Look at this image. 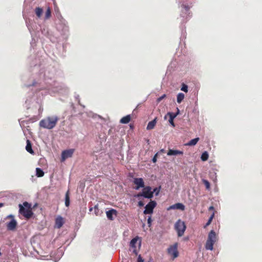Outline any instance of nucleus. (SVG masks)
Wrapping results in <instances>:
<instances>
[{"label":"nucleus","mask_w":262,"mask_h":262,"mask_svg":"<svg viewBox=\"0 0 262 262\" xmlns=\"http://www.w3.org/2000/svg\"><path fill=\"white\" fill-rule=\"evenodd\" d=\"M139 237L137 236L131 240L130 242V248H137L136 245L137 244V242L139 240Z\"/></svg>","instance_id":"nucleus-18"},{"label":"nucleus","mask_w":262,"mask_h":262,"mask_svg":"<svg viewBox=\"0 0 262 262\" xmlns=\"http://www.w3.org/2000/svg\"><path fill=\"white\" fill-rule=\"evenodd\" d=\"M132 251L136 255H138V250L137 249V248H132Z\"/></svg>","instance_id":"nucleus-36"},{"label":"nucleus","mask_w":262,"mask_h":262,"mask_svg":"<svg viewBox=\"0 0 262 262\" xmlns=\"http://www.w3.org/2000/svg\"><path fill=\"white\" fill-rule=\"evenodd\" d=\"M63 224V218L61 216H58L56 219V220H55V226H56V227H57V228H60V227H62Z\"/></svg>","instance_id":"nucleus-14"},{"label":"nucleus","mask_w":262,"mask_h":262,"mask_svg":"<svg viewBox=\"0 0 262 262\" xmlns=\"http://www.w3.org/2000/svg\"><path fill=\"white\" fill-rule=\"evenodd\" d=\"M156 123H157V118H155L153 120L148 122V123L147 125V127H146V129L147 130H150V129H153L155 127Z\"/></svg>","instance_id":"nucleus-17"},{"label":"nucleus","mask_w":262,"mask_h":262,"mask_svg":"<svg viewBox=\"0 0 262 262\" xmlns=\"http://www.w3.org/2000/svg\"><path fill=\"white\" fill-rule=\"evenodd\" d=\"M167 115L169 116V123L173 126L174 127V123L173 122V119L176 118V117L173 115V113L169 112L167 113Z\"/></svg>","instance_id":"nucleus-19"},{"label":"nucleus","mask_w":262,"mask_h":262,"mask_svg":"<svg viewBox=\"0 0 262 262\" xmlns=\"http://www.w3.org/2000/svg\"><path fill=\"white\" fill-rule=\"evenodd\" d=\"M214 209L213 206H210L209 208V210H213Z\"/></svg>","instance_id":"nucleus-43"},{"label":"nucleus","mask_w":262,"mask_h":262,"mask_svg":"<svg viewBox=\"0 0 262 262\" xmlns=\"http://www.w3.org/2000/svg\"><path fill=\"white\" fill-rule=\"evenodd\" d=\"M133 182L136 185L135 187L136 190L144 187V183L142 178H135L134 179Z\"/></svg>","instance_id":"nucleus-12"},{"label":"nucleus","mask_w":262,"mask_h":262,"mask_svg":"<svg viewBox=\"0 0 262 262\" xmlns=\"http://www.w3.org/2000/svg\"><path fill=\"white\" fill-rule=\"evenodd\" d=\"M54 76L55 70L53 69L51 71H46L43 74L41 73L40 75V78H43L45 80H47V79H51Z\"/></svg>","instance_id":"nucleus-9"},{"label":"nucleus","mask_w":262,"mask_h":262,"mask_svg":"<svg viewBox=\"0 0 262 262\" xmlns=\"http://www.w3.org/2000/svg\"><path fill=\"white\" fill-rule=\"evenodd\" d=\"M138 205L140 207L143 206L144 205V203L142 201H139L138 202Z\"/></svg>","instance_id":"nucleus-40"},{"label":"nucleus","mask_w":262,"mask_h":262,"mask_svg":"<svg viewBox=\"0 0 262 262\" xmlns=\"http://www.w3.org/2000/svg\"><path fill=\"white\" fill-rule=\"evenodd\" d=\"M152 192H154V193H155L156 195H158L160 192V188H155V189H154V190H153V191H152Z\"/></svg>","instance_id":"nucleus-32"},{"label":"nucleus","mask_w":262,"mask_h":262,"mask_svg":"<svg viewBox=\"0 0 262 262\" xmlns=\"http://www.w3.org/2000/svg\"><path fill=\"white\" fill-rule=\"evenodd\" d=\"M183 152L181 150L169 149L167 152L168 156H176L178 155H183Z\"/></svg>","instance_id":"nucleus-16"},{"label":"nucleus","mask_w":262,"mask_h":262,"mask_svg":"<svg viewBox=\"0 0 262 262\" xmlns=\"http://www.w3.org/2000/svg\"><path fill=\"white\" fill-rule=\"evenodd\" d=\"M209 155L207 151L203 152L201 156V159L203 161H206L208 160Z\"/></svg>","instance_id":"nucleus-25"},{"label":"nucleus","mask_w":262,"mask_h":262,"mask_svg":"<svg viewBox=\"0 0 262 262\" xmlns=\"http://www.w3.org/2000/svg\"><path fill=\"white\" fill-rule=\"evenodd\" d=\"M157 203L154 201H151L145 207V210L143 213L144 214H151L153 212V210L156 207Z\"/></svg>","instance_id":"nucleus-8"},{"label":"nucleus","mask_w":262,"mask_h":262,"mask_svg":"<svg viewBox=\"0 0 262 262\" xmlns=\"http://www.w3.org/2000/svg\"><path fill=\"white\" fill-rule=\"evenodd\" d=\"M36 175L38 177H41L44 175V172L40 168H36Z\"/></svg>","instance_id":"nucleus-26"},{"label":"nucleus","mask_w":262,"mask_h":262,"mask_svg":"<svg viewBox=\"0 0 262 262\" xmlns=\"http://www.w3.org/2000/svg\"><path fill=\"white\" fill-rule=\"evenodd\" d=\"M130 120V115H127L125 117H123L121 118L120 122L121 123L123 124H127L128 123Z\"/></svg>","instance_id":"nucleus-21"},{"label":"nucleus","mask_w":262,"mask_h":262,"mask_svg":"<svg viewBox=\"0 0 262 262\" xmlns=\"http://www.w3.org/2000/svg\"><path fill=\"white\" fill-rule=\"evenodd\" d=\"M199 138H195L194 139H193L191 140L190 141H189L188 143L186 144V145L187 146H194L199 141Z\"/></svg>","instance_id":"nucleus-20"},{"label":"nucleus","mask_w":262,"mask_h":262,"mask_svg":"<svg viewBox=\"0 0 262 262\" xmlns=\"http://www.w3.org/2000/svg\"><path fill=\"white\" fill-rule=\"evenodd\" d=\"M11 218V221L7 224V228L8 230L13 231L14 230L17 225V222L14 219V217L13 215L10 214L8 215L6 219Z\"/></svg>","instance_id":"nucleus-7"},{"label":"nucleus","mask_w":262,"mask_h":262,"mask_svg":"<svg viewBox=\"0 0 262 262\" xmlns=\"http://www.w3.org/2000/svg\"><path fill=\"white\" fill-rule=\"evenodd\" d=\"M154 192L151 191V188L150 186L144 187L143 191L137 195V197L143 196L145 198L151 199L153 197Z\"/></svg>","instance_id":"nucleus-5"},{"label":"nucleus","mask_w":262,"mask_h":262,"mask_svg":"<svg viewBox=\"0 0 262 262\" xmlns=\"http://www.w3.org/2000/svg\"><path fill=\"white\" fill-rule=\"evenodd\" d=\"M184 97H185V95L183 93H179L177 95V102L179 103H180L183 101Z\"/></svg>","instance_id":"nucleus-24"},{"label":"nucleus","mask_w":262,"mask_h":262,"mask_svg":"<svg viewBox=\"0 0 262 262\" xmlns=\"http://www.w3.org/2000/svg\"><path fill=\"white\" fill-rule=\"evenodd\" d=\"M26 149L28 152L30 154H33L34 152L33 150L32 149L31 144L29 140H27V145L26 146Z\"/></svg>","instance_id":"nucleus-23"},{"label":"nucleus","mask_w":262,"mask_h":262,"mask_svg":"<svg viewBox=\"0 0 262 262\" xmlns=\"http://www.w3.org/2000/svg\"><path fill=\"white\" fill-rule=\"evenodd\" d=\"M217 241V236L214 230H212L208 234V238L205 244L206 250H212L213 245Z\"/></svg>","instance_id":"nucleus-2"},{"label":"nucleus","mask_w":262,"mask_h":262,"mask_svg":"<svg viewBox=\"0 0 262 262\" xmlns=\"http://www.w3.org/2000/svg\"><path fill=\"white\" fill-rule=\"evenodd\" d=\"M211 178L212 179H213V180L215 182L216 181V173H214L213 174V176H211Z\"/></svg>","instance_id":"nucleus-38"},{"label":"nucleus","mask_w":262,"mask_h":262,"mask_svg":"<svg viewBox=\"0 0 262 262\" xmlns=\"http://www.w3.org/2000/svg\"><path fill=\"white\" fill-rule=\"evenodd\" d=\"M137 262H144L143 259L142 258L141 255H139L138 257Z\"/></svg>","instance_id":"nucleus-35"},{"label":"nucleus","mask_w":262,"mask_h":262,"mask_svg":"<svg viewBox=\"0 0 262 262\" xmlns=\"http://www.w3.org/2000/svg\"><path fill=\"white\" fill-rule=\"evenodd\" d=\"M3 206H4V204L3 203H0V208L3 207Z\"/></svg>","instance_id":"nucleus-44"},{"label":"nucleus","mask_w":262,"mask_h":262,"mask_svg":"<svg viewBox=\"0 0 262 262\" xmlns=\"http://www.w3.org/2000/svg\"><path fill=\"white\" fill-rule=\"evenodd\" d=\"M116 213H117L116 210L112 209L111 210H110L106 211V216L108 218V219H109L110 220H113V215L114 214L116 215Z\"/></svg>","instance_id":"nucleus-15"},{"label":"nucleus","mask_w":262,"mask_h":262,"mask_svg":"<svg viewBox=\"0 0 262 262\" xmlns=\"http://www.w3.org/2000/svg\"><path fill=\"white\" fill-rule=\"evenodd\" d=\"M158 153H157L154 157H153L152 161L154 163H156L157 161V156L158 155Z\"/></svg>","instance_id":"nucleus-37"},{"label":"nucleus","mask_w":262,"mask_h":262,"mask_svg":"<svg viewBox=\"0 0 262 262\" xmlns=\"http://www.w3.org/2000/svg\"><path fill=\"white\" fill-rule=\"evenodd\" d=\"M181 90L182 91H183V92H184L185 93H187L188 92V86H187V85L185 84H183L182 85V86Z\"/></svg>","instance_id":"nucleus-30"},{"label":"nucleus","mask_w":262,"mask_h":262,"mask_svg":"<svg viewBox=\"0 0 262 262\" xmlns=\"http://www.w3.org/2000/svg\"><path fill=\"white\" fill-rule=\"evenodd\" d=\"M19 213L25 217L29 219L32 215L33 212L30 209V205L28 202H25L23 205L19 204Z\"/></svg>","instance_id":"nucleus-3"},{"label":"nucleus","mask_w":262,"mask_h":262,"mask_svg":"<svg viewBox=\"0 0 262 262\" xmlns=\"http://www.w3.org/2000/svg\"><path fill=\"white\" fill-rule=\"evenodd\" d=\"M202 182H203V183L205 185L206 189L209 190L210 189V183H209V182L207 180H206L205 179H203L202 180Z\"/></svg>","instance_id":"nucleus-29"},{"label":"nucleus","mask_w":262,"mask_h":262,"mask_svg":"<svg viewBox=\"0 0 262 262\" xmlns=\"http://www.w3.org/2000/svg\"><path fill=\"white\" fill-rule=\"evenodd\" d=\"M177 112L176 113H173V115L176 117L180 113V110L178 108H177Z\"/></svg>","instance_id":"nucleus-39"},{"label":"nucleus","mask_w":262,"mask_h":262,"mask_svg":"<svg viewBox=\"0 0 262 262\" xmlns=\"http://www.w3.org/2000/svg\"><path fill=\"white\" fill-rule=\"evenodd\" d=\"M178 243H175L173 245L170 246L167 249L168 254L173 259L179 256V252L178 251Z\"/></svg>","instance_id":"nucleus-6"},{"label":"nucleus","mask_w":262,"mask_h":262,"mask_svg":"<svg viewBox=\"0 0 262 262\" xmlns=\"http://www.w3.org/2000/svg\"><path fill=\"white\" fill-rule=\"evenodd\" d=\"M170 209H180L181 210H184L185 209V206L182 203H178L171 206H170L167 208L168 210H169Z\"/></svg>","instance_id":"nucleus-13"},{"label":"nucleus","mask_w":262,"mask_h":262,"mask_svg":"<svg viewBox=\"0 0 262 262\" xmlns=\"http://www.w3.org/2000/svg\"><path fill=\"white\" fill-rule=\"evenodd\" d=\"M35 14H36V16L38 18H40L42 14L43 9L41 8L37 7L35 9Z\"/></svg>","instance_id":"nucleus-22"},{"label":"nucleus","mask_w":262,"mask_h":262,"mask_svg":"<svg viewBox=\"0 0 262 262\" xmlns=\"http://www.w3.org/2000/svg\"><path fill=\"white\" fill-rule=\"evenodd\" d=\"M151 222H152L151 217V216H149L147 219V223H148L149 227H150L151 226Z\"/></svg>","instance_id":"nucleus-34"},{"label":"nucleus","mask_w":262,"mask_h":262,"mask_svg":"<svg viewBox=\"0 0 262 262\" xmlns=\"http://www.w3.org/2000/svg\"><path fill=\"white\" fill-rule=\"evenodd\" d=\"M213 217H214V213H213V214L211 215V216L209 217V220H208V222H207V223L206 224L205 226H208V225H209L210 224V223H211V221H212V219H213Z\"/></svg>","instance_id":"nucleus-31"},{"label":"nucleus","mask_w":262,"mask_h":262,"mask_svg":"<svg viewBox=\"0 0 262 262\" xmlns=\"http://www.w3.org/2000/svg\"><path fill=\"white\" fill-rule=\"evenodd\" d=\"M164 150L163 149H161V150H160V152H164Z\"/></svg>","instance_id":"nucleus-45"},{"label":"nucleus","mask_w":262,"mask_h":262,"mask_svg":"<svg viewBox=\"0 0 262 262\" xmlns=\"http://www.w3.org/2000/svg\"><path fill=\"white\" fill-rule=\"evenodd\" d=\"M166 96V95L165 94H163V95H162L161 97H160L159 98H158L157 100V101L158 103H159L163 99H164V98H165Z\"/></svg>","instance_id":"nucleus-33"},{"label":"nucleus","mask_w":262,"mask_h":262,"mask_svg":"<svg viewBox=\"0 0 262 262\" xmlns=\"http://www.w3.org/2000/svg\"><path fill=\"white\" fill-rule=\"evenodd\" d=\"M70 197L69 195V191H68L66 194L65 196V205L67 207H69L70 205Z\"/></svg>","instance_id":"nucleus-27"},{"label":"nucleus","mask_w":262,"mask_h":262,"mask_svg":"<svg viewBox=\"0 0 262 262\" xmlns=\"http://www.w3.org/2000/svg\"><path fill=\"white\" fill-rule=\"evenodd\" d=\"M49 84L50 85L48 86V89L51 94L59 92L61 90V86H59L56 82H54L53 85L51 83Z\"/></svg>","instance_id":"nucleus-11"},{"label":"nucleus","mask_w":262,"mask_h":262,"mask_svg":"<svg viewBox=\"0 0 262 262\" xmlns=\"http://www.w3.org/2000/svg\"><path fill=\"white\" fill-rule=\"evenodd\" d=\"M184 8L186 11H188L189 9V7L188 6H185Z\"/></svg>","instance_id":"nucleus-41"},{"label":"nucleus","mask_w":262,"mask_h":262,"mask_svg":"<svg viewBox=\"0 0 262 262\" xmlns=\"http://www.w3.org/2000/svg\"><path fill=\"white\" fill-rule=\"evenodd\" d=\"M74 150L73 149H70L63 150L61 153V161H65L66 159L70 158L72 156Z\"/></svg>","instance_id":"nucleus-10"},{"label":"nucleus","mask_w":262,"mask_h":262,"mask_svg":"<svg viewBox=\"0 0 262 262\" xmlns=\"http://www.w3.org/2000/svg\"><path fill=\"white\" fill-rule=\"evenodd\" d=\"M59 118L55 115L48 116L39 122L40 127L48 129H53L56 125Z\"/></svg>","instance_id":"nucleus-1"},{"label":"nucleus","mask_w":262,"mask_h":262,"mask_svg":"<svg viewBox=\"0 0 262 262\" xmlns=\"http://www.w3.org/2000/svg\"><path fill=\"white\" fill-rule=\"evenodd\" d=\"M1 255H2V253H1V252H0V256H1Z\"/></svg>","instance_id":"nucleus-46"},{"label":"nucleus","mask_w":262,"mask_h":262,"mask_svg":"<svg viewBox=\"0 0 262 262\" xmlns=\"http://www.w3.org/2000/svg\"><path fill=\"white\" fill-rule=\"evenodd\" d=\"M51 16V10L49 7L48 8L46 13H45V19H49Z\"/></svg>","instance_id":"nucleus-28"},{"label":"nucleus","mask_w":262,"mask_h":262,"mask_svg":"<svg viewBox=\"0 0 262 262\" xmlns=\"http://www.w3.org/2000/svg\"><path fill=\"white\" fill-rule=\"evenodd\" d=\"M186 228V227L184 222L180 219L178 220L174 224V229L177 231L179 237L183 235Z\"/></svg>","instance_id":"nucleus-4"},{"label":"nucleus","mask_w":262,"mask_h":262,"mask_svg":"<svg viewBox=\"0 0 262 262\" xmlns=\"http://www.w3.org/2000/svg\"><path fill=\"white\" fill-rule=\"evenodd\" d=\"M140 246H141V241H140L138 243V248H140Z\"/></svg>","instance_id":"nucleus-42"}]
</instances>
